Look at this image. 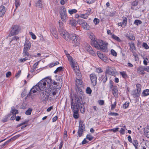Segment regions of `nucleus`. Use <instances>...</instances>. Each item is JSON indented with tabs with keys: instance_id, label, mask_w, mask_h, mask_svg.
<instances>
[{
	"instance_id": "2f4dec72",
	"label": "nucleus",
	"mask_w": 149,
	"mask_h": 149,
	"mask_svg": "<svg viewBox=\"0 0 149 149\" xmlns=\"http://www.w3.org/2000/svg\"><path fill=\"white\" fill-rule=\"evenodd\" d=\"M125 36L128 39L130 40H134L135 39V36L132 35H129L128 34H127L125 35Z\"/></svg>"
},
{
	"instance_id": "e433bc0d",
	"label": "nucleus",
	"mask_w": 149,
	"mask_h": 149,
	"mask_svg": "<svg viewBox=\"0 0 149 149\" xmlns=\"http://www.w3.org/2000/svg\"><path fill=\"white\" fill-rule=\"evenodd\" d=\"M111 37L112 38L118 42H120L121 41V40L119 38L114 34H113L112 35Z\"/></svg>"
},
{
	"instance_id": "1a4fd4ad",
	"label": "nucleus",
	"mask_w": 149,
	"mask_h": 149,
	"mask_svg": "<svg viewBox=\"0 0 149 149\" xmlns=\"http://www.w3.org/2000/svg\"><path fill=\"white\" fill-rule=\"evenodd\" d=\"M115 68L108 66L106 68L105 73L111 75H114L115 74Z\"/></svg>"
},
{
	"instance_id": "ddd939ff",
	"label": "nucleus",
	"mask_w": 149,
	"mask_h": 149,
	"mask_svg": "<svg viewBox=\"0 0 149 149\" xmlns=\"http://www.w3.org/2000/svg\"><path fill=\"white\" fill-rule=\"evenodd\" d=\"M89 38L91 40V45L92 46H94L95 45V42H97L98 40V39H97L95 36V35L94 34L91 33L90 34L89 36Z\"/></svg>"
},
{
	"instance_id": "6e6552de",
	"label": "nucleus",
	"mask_w": 149,
	"mask_h": 149,
	"mask_svg": "<svg viewBox=\"0 0 149 149\" xmlns=\"http://www.w3.org/2000/svg\"><path fill=\"white\" fill-rule=\"evenodd\" d=\"M60 33L61 36L66 41H69L70 40L71 34H70L65 30Z\"/></svg>"
},
{
	"instance_id": "69168bd1",
	"label": "nucleus",
	"mask_w": 149,
	"mask_h": 149,
	"mask_svg": "<svg viewBox=\"0 0 149 149\" xmlns=\"http://www.w3.org/2000/svg\"><path fill=\"white\" fill-rule=\"evenodd\" d=\"M32 38L33 39H35L36 38V37L35 35L32 32H29Z\"/></svg>"
},
{
	"instance_id": "7ed1b4c3",
	"label": "nucleus",
	"mask_w": 149,
	"mask_h": 149,
	"mask_svg": "<svg viewBox=\"0 0 149 149\" xmlns=\"http://www.w3.org/2000/svg\"><path fill=\"white\" fill-rule=\"evenodd\" d=\"M75 100H76L75 103L74 104L73 106L74 107L80 108V111L82 113H84L85 112L84 106L83 104L81 103V97H78L75 96Z\"/></svg>"
},
{
	"instance_id": "37998d69",
	"label": "nucleus",
	"mask_w": 149,
	"mask_h": 149,
	"mask_svg": "<svg viewBox=\"0 0 149 149\" xmlns=\"http://www.w3.org/2000/svg\"><path fill=\"white\" fill-rule=\"evenodd\" d=\"M141 86L139 84H137L136 85V90H137V92L139 93L141 92Z\"/></svg>"
},
{
	"instance_id": "3c124183",
	"label": "nucleus",
	"mask_w": 149,
	"mask_h": 149,
	"mask_svg": "<svg viewBox=\"0 0 149 149\" xmlns=\"http://www.w3.org/2000/svg\"><path fill=\"white\" fill-rule=\"evenodd\" d=\"M38 62H37L35 63L33 65V70H31V72H32L33 70H35L37 68V66L38 65Z\"/></svg>"
},
{
	"instance_id": "473e14b6",
	"label": "nucleus",
	"mask_w": 149,
	"mask_h": 149,
	"mask_svg": "<svg viewBox=\"0 0 149 149\" xmlns=\"http://www.w3.org/2000/svg\"><path fill=\"white\" fill-rule=\"evenodd\" d=\"M82 27L84 29L86 30H90L91 29L90 26L86 22L84 24Z\"/></svg>"
},
{
	"instance_id": "6e6d98bb",
	"label": "nucleus",
	"mask_w": 149,
	"mask_h": 149,
	"mask_svg": "<svg viewBox=\"0 0 149 149\" xmlns=\"http://www.w3.org/2000/svg\"><path fill=\"white\" fill-rule=\"evenodd\" d=\"M133 53V55L134 57V58L135 59V60L136 61H139V58L138 57V55L135 53V52Z\"/></svg>"
},
{
	"instance_id": "bb28decb",
	"label": "nucleus",
	"mask_w": 149,
	"mask_h": 149,
	"mask_svg": "<svg viewBox=\"0 0 149 149\" xmlns=\"http://www.w3.org/2000/svg\"><path fill=\"white\" fill-rule=\"evenodd\" d=\"M81 87H77V88H76V91L77 94L78 95H83V91H82L81 88H80Z\"/></svg>"
},
{
	"instance_id": "2eb2a0df",
	"label": "nucleus",
	"mask_w": 149,
	"mask_h": 149,
	"mask_svg": "<svg viewBox=\"0 0 149 149\" xmlns=\"http://www.w3.org/2000/svg\"><path fill=\"white\" fill-rule=\"evenodd\" d=\"M10 44L12 45L13 44L14 45L19 41V38L17 36H15L11 38H10Z\"/></svg>"
},
{
	"instance_id": "5701e85b",
	"label": "nucleus",
	"mask_w": 149,
	"mask_h": 149,
	"mask_svg": "<svg viewBox=\"0 0 149 149\" xmlns=\"http://www.w3.org/2000/svg\"><path fill=\"white\" fill-rule=\"evenodd\" d=\"M130 3L131 5V8L132 9H134V7L136 6L138 3V1L137 0H134L130 2Z\"/></svg>"
},
{
	"instance_id": "412c9836",
	"label": "nucleus",
	"mask_w": 149,
	"mask_h": 149,
	"mask_svg": "<svg viewBox=\"0 0 149 149\" xmlns=\"http://www.w3.org/2000/svg\"><path fill=\"white\" fill-rule=\"evenodd\" d=\"M76 85L77 87H82L83 86V82L81 79L76 78Z\"/></svg>"
},
{
	"instance_id": "cd10ccee",
	"label": "nucleus",
	"mask_w": 149,
	"mask_h": 149,
	"mask_svg": "<svg viewBox=\"0 0 149 149\" xmlns=\"http://www.w3.org/2000/svg\"><path fill=\"white\" fill-rule=\"evenodd\" d=\"M42 0H39L35 3V6L40 8H42Z\"/></svg>"
},
{
	"instance_id": "f704fd0d",
	"label": "nucleus",
	"mask_w": 149,
	"mask_h": 149,
	"mask_svg": "<svg viewBox=\"0 0 149 149\" xmlns=\"http://www.w3.org/2000/svg\"><path fill=\"white\" fill-rule=\"evenodd\" d=\"M35 86H33L31 89L30 91L27 95V96H30L33 93H35L37 91L35 89Z\"/></svg>"
},
{
	"instance_id": "dca6fc26",
	"label": "nucleus",
	"mask_w": 149,
	"mask_h": 149,
	"mask_svg": "<svg viewBox=\"0 0 149 149\" xmlns=\"http://www.w3.org/2000/svg\"><path fill=\"white\" fill-rule=\"evenodd\" d=\"M59 23V27H58V31L60 33L63 32V31L65 30L63 26V24L61 22V21L60 20L58 22Z\"/></svg>"
},
{
	"instance_id": "a18cd8bd",
	"label": "nucleus",
	"mask_w": 149,
	"mask_h": 149,
	"mask_svg": "<svg viewBox=\"0 0 149 149\" xmlns=\"http://www.w3.org/2000/svg\"><path fill=\"white\" fill-rule=\"evenodd\" d=\"M28 59L27 57H25L23 58H20L19 59L18 61L19 63H21L22 62H24L25 61H26Z\"/></svg>"
},
{
	"instance_id": "9d476101",
	"label": "nucleus",
	"mask_w": 149,
	"mask_h": 149,
	"mask_svg": "<svg viewBox=\"0 0 149 149\" xmlns=\"http://www.w3.org/2000/svg\"><path fill=\"white\" fill-rule=\"evenodd\" d=\"M90 78L91 83L94 86L96 84L97 77L96 75L93 73H92L90 75Z\"/></svg>"
},
{
	"instance_id": "c85d7f7f",
	"label": "nucleus",
	"mask_w": 149,
	"mask_h": 149,
	"mask_svg": "<svg viewBox=\"0 0 149 149\" xmlns=\"http://www.w3.org/2000/svg\"><path fill=\"white\" fill-rule=\"evenodd\" d=\"M42 80L40 81L38 83V87H40V90L41 91L45 90L46 88L42 84Z\"/></svg>"
},
{
	"instance_id": "49530a36",
	"label": "nucleus",
	"mask_w": 149,
	"mask_h": 149,
	"mask_svg": "<svg viewBox=\"0 0 149 149\" xmlns=\"http://www.w3.org/2000/svg\"><path fill=\"white\" fill-rule=\"evenodd\" d=\"M84 130L78 129L77 133L78 135L79 136V137L81 136L82 134H83V133L84 132Z\"/></svg>"
},
{
	"instance_id": "ea45409f",
	"label": "nucleus",
	"mask_w": 149,
	"mask_h": 149,
	"mask_svg": "<svg viewBox=\"0 0 149 149\" xmlns=\"http://www.w3.org/2000/svg\"><path fill=\"white\" fill-rule=\"evenodd\" d=\"M32 109L31 108H29L25 112V114L27 115H29L31 114Z\"/></svg>"
},
{
	"instance_id": "4d7b16f0",
	"label": "nucleus",
	"mask_w": 149,
	"mask_h": 149,
	"mask_svg": "<svg viewBox=\"0 0 149 149\" xmlns=\"http://www.w3.org/2000/svg\"><path fill=\"white\" fill-rule=\"evenodd\" d=\"M80 17L86 19L88 17V15L87 14H84L81 15Z\"/></svg>"
},
{
	"instance_id": "393cba45",
	"label": "nucleus",
	"mask_w": 149,
	"mask_h": 149,
	"mask_svg": "<svg viewBox=\"0 0 149 149\" xmlns=\"http://www.w3.org/2000/svg\"><path fill=\"white\" fill-rule=\"evenodd\" d=\"M85 127V125L84 124V122L83 120H81L79 122V129L84 130Z\"/></svg>"
},
{
	"instance_id": "864d4df0",
	"label": "nucleus",
	"mask_w": 149,
	"mask_h": 149,
	"mask_svg": "<svg viewBox=\"0 0 149 149\" xmlns=\"http://www.w3.org/2000/svg\"><path fill=\"white\" fill-rule=\"evenodd\" d=\"M86 92L88 94H91L92 92V90L90 87H87L86 89Z\"/></svg>"
},
{
	"instance_id": "423d86ee",
	"label": "nucleus",
	"mask_w": 149,
	"mask_h": 149,
	"mask_svg": "<svg viewBox=\"0 0 149 149\" xmlns=\"http://www.w3.org/2000/svg\"><path fill=\"white\" fill-rule=\"evenodd\" d=\"M20 31L19 26L17 25H14L11 27V29L8 35L9 37L18 34Z\"/></svg>"
},
{
	"instance_id": "0e129e2a",
	"label": "nucleus",
	"mask_w": 149,
	"mask_h": 149,
	"mask_svg": "<svg viewBox=\"0 0 149 149\" xmlns=\"http://www.w3.org/2000/svg\"><path fill=\"white\" fill-rule=\"evenodd\" d=\"M109 115H110L111 116H117L118 115V114L117 113L114 112H110L109 113Z\"/></svg>"
},
{
	"instance_id": "e2e57ef3",
	"label": "nucleus",
	"mask_w": 149,
	"mask_h": 149,
	"mask_svg": "<svg viewBox=\"0 0 149 149\" xmlns=\"http://www.w3.org/2000/svg\"><path fill=\"white\" fill-rule=\"evenodd\" d=\"M96 70L97 73H100L103 72V70L101 68H97Z\"/></svg>"
},
{
	"instance_id": "052dcab7",
	"label": "nucleus",
	"mask_w": 149,
	"mask_h": 149,
	"mask_svg": "<svg viewBox=\"0 0 149 149\" xmlns=\"http://www.w3.org/2000/svg\"><path fill=\"white\" fill-rule=\"evenodd\" d=\"M86 138L88 139L89 141H91L93 139V137L92 136L88 134L86 136Z\"/></svg>"
},
{
	"instance_id": "5fc2aeb1",
	"label": "nucleus",
	"mask_w": 149,
	"mask_h": 149,
	"mask_svg": "<svg viewBox=\"0 0 149 149\" xmlns=\"http://www.w3.org/2000/svg\"><path fill=\"white\" fill-rule=\"evenodd\" d=\"M142 23L141 21L139 20H136L134 22V23L136 25H138L141 24Z\"/></svg>"
},
{
	"instance_id": "4c0bfd02",
	"label": "nucleus",
	"mask_w": 149,
	"mask_h": 149,
	"mask_svg": "<svg viewBox=\"0 0 149 149\" xmlns=\"http://www.w3.org/2000/svg\"><path fill=\"white\" fill-rule=\"evenodd\" d=\"M120 74L124 78L126 79L127 77V74L125 72H120Z\"/></svg>"
},
{
	"instance_id": "0eeeda50",
	"label": "nucleus",
	"mask_w": 149,
	"mask_h": 149,
	"mask_svg": "<svg viewBox=\"0 0 149 149\" xmlns=\"http://www.w3.org/2000/svg\"><path fill=\"white\" fill-rule=\"evenodd\" d=\"M68 58V61H69L71 67L73 69V70H75L77 69V67L76 65L77 63L74 61L72 58L69 54L67 55Z\"/></svg>"
},
{
	"instance_id": "4be33fe9",
	"label": "nucleus",
	"mask_w": 149,
	"mask_h": 149,
	"mask_svg": "<svg viewBox=\"0 0 149 149\" xmlns=\"http://www.w3.org/2000/svg\"><path fill=\"white\" fill-rule=\"evenodd\" d=\"M101 79V81L104 83H105L107 80V74H105L102 75L101 77L100 78Z\"/></svg>"
},
{
	"instance_id": "13d9d810",
	"label": "nucleus",
	"mask_w": 149,
	"mask_h": 149,
	"mask_svg": "<svg viewBox=\"0 0 149 149\" xmlns=\"http://www.w3.org/2000/svg\"><path fill=\"white\" fill-rule=\"evenodd\" d=\"M95 1V0H86L85 2L88 4H92Z\"/></svg>"
},
{
	"instance_id": "b1692460",
	"label": "nucleus",
	"mask_w": 149,
	"mask_h": 149,
	"mask_svg": "<svg viewBox=\"0 0 149 149\" xmlns=\"http://www.w3.org/2000/svg\"><path fill=\"white\" fill-rule=\"evenodd\" d=\"M137 72L141 74H144V66H140L137 69Z\"/></svg>"
},
{
	"instance_id": "a878e982",
	"label": "nucleus",
	"mask_w": 149,
	"mask_h": 149,
	"mask_svg": "<svg viewBox=\"0 0 149 149\" xmlns=\"http://www.w3.org/2000/svg\"><path fill=\"white\" fill-rule=\"evenodd\" d=\"M11 114H8L5 116L4 118L2 119L1 120V122L3 123H5L7 121L8 119L11 116Z\"/></svg>"
},
{
	"instance_id": "f257e3e1",
	"label": "nucleus",
	"mask_w": 149,
	"mask_h": 149,
	"mask_svg": "<svg viewBox=\"0 0 149 149\" xmlns=\"http://www.w3.org/2000/svg\"><path fill=\"white\" fill-rule=\"evenodd\" d=\"M94 46L96 49L104 52L107 49L108 43L102 40H98L97 42H95Z\"/></svg>"
},
{
	"instance_id": "680f3d73",
	"label": "nucleus",
	"mask_w": 149,
	"mask_h": 149,
	"mask_svg": "<svg viewBox=\"0 0 149 149\" xmlns=\"http://www.w3.org/2000/svg\"><path fill=\"white\" fill-rule=\"evenodd\" d=\"M111 54L115 56H117V53L113 49L111 50Z\"/></svg>"
},
{
	"instance_id": "79ce46f5",
	"label": "nucleus",
	"mask_w": 149,
	"mask_h": 149,
	"mask_svg": "<svg viewBox=\"0 0 149 149\" xmlns=\"http://www.w3.org/2000/svg\"><path fill=\"white\" fill-rule=\"evenodd\" d=\"M144 60L143 61V64L145 65H147V63L148 62V58L147 57H143V58Z\"/></svg>"
},
{
	"instance_id": "603ef678",
	"label": "nucleus",
	"mask_w": 149,
	"mask_h": 149,
	"mask_svg": "<svg viewBox=\"0 0 149 149\" xmlns=\"http://www.w3.org/2000/svg\"><path fill=\"white\" fill-rule=\"evenodd\" d=\"M97 55L98 57L101 59L103 58V57L104 56L105 54H102L100 53L99 52H97Z\"/></svg>"
},
{
	"instance_id": "338daca9",
	"label": "nucleus",
	"mask_w": 149,
	"mask_h": 149,
	"mask_svg": "<svg viewBox=\"0 0 149 149\" xmlns=\"http://www.w3.org/2000/svg\"><path fill=\"white\" fill-rule=\"evenodd\" d=\"M99 20L97 18H95L94 19L93 22L96 25L99 23Z\"/></svg>"
},
{
	"instance_id": "6ab92c4d",
	"label": "nucleus",
	"mask_w": 149,
	"mask_h": 149,
	"mask_svg": "<svg viewBox=\"0 0 149 149\" xmlns=\"http://www.w3.org/2000/svg\"><path fill=\"white\" fill-rule=\"evenodd\" d=\"M24 46V49L29 50L31 47L30 42L29 41L26 40L25 42Z\"/></svg>"
},
{
	"instance_id": "bf43d9fd",
	"label": "nucleus",
	"mask_w": 149,
	"mask_h": 149,
	"mask_svg": "<svg viewBox=\"0 0 149 149\" xmlns=\"http://www.w3.org/2000/svg\"><path fill=\"white\" fill-rule=\"evenodd\" d=\"M132 143L133 145L134 146H138V142L137 140H134L132 142Z\"/></svg>"
},
{
	"instance_id": "f3484780",
	"label": "nucleus",
	"mask_w": 149,
	"mask_h": 149,
	"mask_svg": "<svg viewBox=\"0 0 149 149\" xmlns=\"http://www.w3.org/2000/svg\"><path fill=\"white\" fill-rule=\"evenodd\" d=\"M112 91V93L113 96L116 97L118 96V90L117 86L115 87L114 88L111 89Z\"/></svg>"
},
{
	"instance_id": "7c9ffc66",
	"label": "nucleus",
	"mask_w": 149,
	"mask_h": 149,
	"mask_svg": "<svg viewBox=\"0 0 149 149\" xmlns=\"http://www.w3.org/2000/svg\"><path fill=\"white\" fill-rule=\"evenodd\" d=\"M69 24L72 26H76L77 25L76 22L74 20L70 19L69 21Z\"/></svg>"
},
{
	"instance_id": "72a5a7b5",
	"label": "nucleus",
	"mask_w": 149,
	"mask_h": 149,
	"mask_svg": "<svg viewBox=\"0 0 149 149\" xmlns=\"http://www.w3.org/2000/svg\"><path fill=\"white\" fill-rule=\"evenodd\" d=\"M29 50H27L26 49H23L22 54L23 56L24 57H28L30 55L29 53L28 52V51Z\"/></svg>"
},
{
	"instance_id": "8fccbe9b",
	"label": "nucleus",
	"mask_w": 149,
	"mask_h": 149,
	"mask_svg": "<svg viewBox=\"0 0 149 149\" xmlns=\"http://www.w3.org/2000/svg\"><path fill=\"white\" fill-rule=\"evenodd\" d=\"M116 105V101H115L113 104H111V110H113L115 108Z\"/></svg>"
},
{
	"instance_id": "de8ad7c7",
	"label": "nucleus",
	"mask_w": 149,
	"mask_h": 149,
	"mask_svg": "<svg viewBox=\"0 0 149 149\" xmlns=\"http://www.w3.org/2000/svg\"><path fill=\"white\" fill-rule=\"evenodd\" d=\"M59 64V63L58 61H56L55 63L53 62L50 63L49 65V67H50L52 68L58 64Z\"/></svg>"
},
{
	"instance_id": "c03bdc74",
	"label": "nucleus",
	"mask_w": 149,
	"mask_h": 149,
	"mask_svg": "<svg viewBox=\"0 0 149 149\" xmlns=\"http://www.w3.org/2000/svg\"><path fill=\"white\" fill-rule=\"evenodd\" d=\"M129 105V103L128 102H126L123 104V109H127Z\"/></svg>"
},
{
	"instance_id": "a19ab883",
	"label": "nucleus",
	"mask_w": 149,
	"mask_h": 149,
	"mask_svg": "<svg viewBox=\"0 0 149 149\" xmlns=\"http://www.w3.org/2000/svg\"><path fill=\"white\" fill-rule=\"evenodd\" d=\"M149 90L146 89L144 91L142 92V94L144 96H146L149 95Z\"/></svg>"
},
{
	"instance_id": "a211bd4d",
	"label": "nucleus",
	"mask_w": 149,
	"mask_h": 149,
	"mask_svg": "<svg viewBox=\"0 0 149 149\" xmlns=\"http://www.w3.org/2000/svg\"><path fill=\"white\" fill-rule=\"evenodd\" d=\"M128 44L130 48V51L132 53L134 52L135 50H136V47L134 43L133 42L128 43Z\"/></svg>"
},
{
	"instance_id": "c756f323",
	"label": "nucleus",
	"mask_w": 149,
	"mask_h": 149,
	"mask_svg": "<svg viewBox=\"0 0 149 149\" xmlns=\"http://www.w3.org/2000/svg\"><path fill=\"white\" fill-rule=\"evenodd\" d=\"M10 113L13 115H16L18 113V110L16 109L14 107H13L11 108Z\"/></svg>"
},
{
	"instance_id": "09e8293b",
	"label": "nucleus",
	"mask_w": 149,
	"mask_h": 149,
	"mask_svg": "<svg viewBox=\"0 0 149 149\" xmlns=\"http://www.w3.org/2000/svg\"><path fill=\"white\" fill-rule=\"evenodd\" d=\"M127 19L126 17H123V22L122 23L125 26L127 25Z\"/></svg>"
},
{
	"instance_id": "4468645a",
	"label": "nucleus",
	"mask_w": 149,
	"mask_h": 149,
	"mask_svg": "<svg viewBox=\"0 0 149 149\" xmlns=\"http://www.w3.org/2000/svg\"><path fill=\"white\" fill-rule=\"evenodd\" d=\"M86 50L94 56L96 55L95 52L93 50L91 47L89 45L87 46L85 48Z\"/></svg>"
},
{
	"instance_id": "c9c22d12",
	"label": "nucleus",
	"mask_w": 149,
	"mask_h": 149,
	"mask_svg": "<svg viewBox=\"0 0 149 149\" xmlns=\"http://www.w3.org/2000/svg\"><path fill=\"white\" fill-rule=\"evenodd\" d=\"M77 23L79 24L82 25V26L84 24H85L86 21L83 19H79L77 21Z\"/></svg>"
},
{
	"instance_id": "aec40b11",
	"label": "nucleus",
	"mask_w": 149,
	"mask_h": 149,
	"mask_svg": "<svg viewBox=\"0 0 149 149\" xmlns=\"http://www.w3.org/2000/svg\"><path fill=\"white\" fill-rule=\"evenodd\" d=\"M6 10V9L3 6L1 5L0 6V17H2L3 16Z\"/></svg>"
},
{
	"instance_id": "9b49d317",
	"label": "nucleus",
	"mask_w": 149,
	"mask_h": 149,
	"mask_svg": "<svg viewBox=\"0 0 149 149\" xmlns=\"http://www.w3.org/2000/svg\"><path fill=\"white\" fill-rule=\"evenodd\" d=\"M72 109L74 112L73 116L75 119H77L79 118V116L78 111L80 108L74 107L72 106Z\"/></svg>"
},
{
	"instance_id": "58836bf2",
	"label": "nucleus",
	"mask_w": 149,
	"mask_h": 149,
	"mask_svg": "<svg viewBox=\"0 0 149 149\" xmlns=\"http://www.w3.org/2000/svg\"><path fill=\"white\" fill-rule=\"evenodd\" d=\"M77 10L76 9H70L68 10V12L70 15H72L74 13H76Z\"/></svg>"
},
{
	"instance_id": "774afa93",
	"label": "nucleus",
	"mask_w": 149,
	"mask_h": 149,
	"mask_svg": "<svg viewBox=\"0 0 149 149\" xmlns=\"http://www.w3.org/2000/svg\"><path fill=\"white\" fill-rule=\"evenodd\" d=\"M77 76L76 77V78H78L79 79H81V78L82 77L81 75L80 72H77Z\"/></svg>"
},
{
	"instance_id": "f8f14e48",
	"label": "nucleus",
	"mask_w": 149,
	"mask_h": 149,
	"mask_svg": "<svg viewBox=\"0 0 149 149\" xmlns=\"http://www.w3.org/2000/svg\"><path fill=\"white\" fill-rule=\"evenodd\" d=\"M51 33L52 35L56 39L58 38L57 32L56 28L54 27H53L50 29Z\"/></svg>"
},
{
	"instance_id": "39448f33",
	"label": "nucleus",
	"mask_w": 149,
	"mask_h": 149,
	"mask_svg": "<svg viewBox=\"0 0 149 149\" xmlns=\"http://www.w3.org/2000/svg\"><path fill=\"white\" fill-rule=\"evenodd\" d=\"M70 40H72V42L73 45L76 46L79 44L80 38L78 35L73 33L71 34Z\"/></svg>"
},
{
	"instance_id": "20e7f679",
	"label": "nucleus",
	"mask_w": 149,
	"mask_h": 149,
	"mask_svg": "<svg viewBox=\"0 0 149 149\" xmlns=\"http://www.w3.org/2000/svg\"><path fill=\"white\" fill-rule=\"evenodd\" d=\"M60 14L62 21L64 22H66L68 19V17L65 6H63L61 8Z\"/></svg>"
},
{
	"instance_id": "f03ea898",
	"label": "nucleus",
	"mask_w": 149,
	"mask_h": 149,
	"mask_svg": "<svg viewBox=\"0 0 149 149\" xmlns=\"http://www.w3.org/2000/svg\"><path fill=\"white\" fill-rule=\"evenodd\" d=\"M75 100H76L75 103L74 104L73 106L74 107L80 108V111L82 113H84L85 112L84 106L83 104L81 103V97H78L75 96Z\"/></svg>"
}]
</instances>
